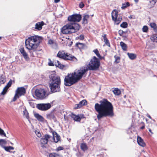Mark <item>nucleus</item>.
<instances>
[{
	"label": "nucleus",
	"mask_w": 157,
	"mask_h": 157,
	"mask_svg": "<svg viewBox=\"0 0 157 157\" xmlns=\"http://www.w3.org/2000/svg\"><path fill=\"white\" fill-rule=\"evenodd\" d=\"M100 65L99 60L95 56H94L86 67H82L66 76L64 79L65 85L71 86L74 84L81 79L83 75L88 70H97L99 68Z\"/></svg>",
	"instance_id": "f257e3e1"
},
{
	"label": "nucleus",
	"mask_w": 157,
	"mask_h": 157,
	"mask_svg": "<svg viewBox=\"0 0 157 157\" xmlns=\"http://www.w3.org/2000/svg\"><path fill=\"white\" fill-rule=\"evenodd\" d=\"M100 103V104L96 103L94 106L95 110L98 113L97 116L98 120L103 117H112L114 116L113 107L110 102L106 99H104L101 101Z\"/></svg>",
	"instance_id": "f03ea898"
},
{
	"label": "nucleus",
	"mask_w": 157,
	"mask_h": 157,
	"mask_svg": "<svg viewBox=\"0 0 157 157\" xmlns=\"http://www.w3.org/2000/svg\"><path fill=\"white\" fill-rule=\"evenodd\" d=\"M42 40L41 37L35 35L29 37L25 41L26 48L29 50L36 51Z\"/></svg>",
	"instance_id": "7ed1b4c3"
},
{
	"label": "nucleus",
	"mask_w": 157,
	"mask_h": 157,
	"mask_svg": "<svg viewBox=\"0 0 157 157\" xmlns=\"http://www.w3.org/2000/svg\"><path fill=\"white\" fill-rule=\"evenodd\" d=\"M60 79L59 76L55 74L50 76L49 86L52 93L59 92L60 90Z\"/></svg>",
	"instance_id": "20e7f679"
},
{
	"label": "nucleus",
	"mask_w": 157,
	"mask_h": 157,
	"mask_svg": "<svg viewBox=\"0 0 157 157\" xmlns=\"http://www.w3.org/2000/svg\"><path fill=\"white\" fill-rule=\"evenodd\" d=\"M80 28L78 24L70 22L64 25L61 29L62 33L63 34H70L77 32Z\"/></svg>",
	"instance_id": "39448f33"
},
{
	"label": "nucleus",
	"mask_w": 157,
	"mask_h": 157,
	"mask_svg": "<svg viewBox=\"0 0 157 157\" xmlns=\"http://www.w3.org/2000/svg\"><path fill=\"white\" fill-rule=\"evenodd\" d=\"M57 56L65 60H71L75 58L74 56L71 55L70 54H68L67 53H65L64 51H59L57 54Z\"/></svg>",
	"instance_id": "423d86ee"
},
{
	"label": "nucleus",
	"mask_w": 157,
	"mask_h": 157,
	"mask_svg": "<svg viewBox=\"0 0 157 157\" xmlns=\"http://www.w3.org/2000/svg\"><path fill=\"white\" fill-rule=\"evenodd\" d=\"M25 93V90L23 87H20L17 88L15 92V94L13 99V101H15L16 100Z\"/></svg>",
	"instance_id": "0eeeda50"
},
{
	"label": "nucleus",
	"mask_w": 157,
	"mask_h": 157,
	"mask_svg": "<svg viewBox=\"0 0 157 157\" xmlns=\"http://www.w3.org/2000/svg\"><path fill=\"white\" fill-rule=\"evenodd\" d=\"M112 19L115 22L116 24H118L122 19V17L120 15H118V12L115 10H114L112 13Z\"/></svg>",
	"instance_id": "6e6552de"
},
{
	"label": "nucleus",
	"mask_w": 157,
	"mask_h": 157,
	"mask_svg": "<svg viewBox=\"0 0 157 157\" xmlns=\"http://www.w3.org/2000/svg\"><path fill=\"white\" fill-rule=\"evenodd\" d=\"M81 19V15L79 14H75L69 16L68 20L70 22H79Z\"/></svg>",
	"instance_id": "1a4fd4ad"
},
{
	"label": "nucleus",
	"mask_w": 157,
	"mask_h": 157,
	"mask_svg": "<svg viewBox=\"0 0 157 157\" xmlns=\"http://www.w3.org/2000/svg\"><path fill=\"white\" fill-rule=\"evenodd\" d=\"M51 105L49 103L38 104L36 105L37 108L42 111H46L51 107Z\"/></svg>",
	"instance_id": "9d476101"
},
{
	"label": "nucleus",
	"mask_w": 157,
	"mask_h": 157,
	"mask_svg": "<svg viewBox=\"0 0 157 157\" xmlns=\"http://www.w3.org/2000/svg\"><path fill=\"white\" fill-rule=\"evenodd\" d=\"M46 92L44 89H36L35 91L36 96L40 98H44L45 97Z\"/></svg>",
	"instance_id": "9b49d317"
},
{
	"label": "nucleus",
	"mask_w": 157,
	"mask_h": 157,
	"mask_svg": "<svg viewBox=\"0 0 157 157\" xmlns=\"http://www.w3.org/2000/svg\"><path fill=\"white\" fill-rule=\"evenodd\" d=\"M51 139H52V138L51 136L48 135H45L40 140V143L42 144L41 146L43 147H44V145L47 144L48 140L51 141Z\"/></svg>",
	"instance_id": "f8f14e48"
},
{
	"label": "nucleus",
	"mask_w": 157,
	"mask_h": 157,
	"mask_svg": "<svg viewBox=\"0 0 157 157\" xmlns=\"http://www.w3.org/2000/svg\"><path fill=\"white\" fill-rule=\"evenodd\" d=\"M48 60L49 62L48 63V65L49 66H53L55 65L56 67L61 69L63 68L64 67V65L62 64L58 60L52 62L49 59H48Z\"/></svg>",
	"instance_id": "ddd939ff"
},
{
	"label": "nucleus",
	"mask_w": 157,
	"mask_h": 157,
	"mask_svg": "<svg viewBox=\"0 0 157 157\" xmlns=\"http://www.w3.org/2000/svg\"><path fill=\"white\" fill-rule=\"evenodd\" d=\"M52 134L53 136L52 137V139H51V141L53 140L55 142L57 143L60 140V136L56 132H53Z\"/></svg>",
	"instance_id": "4468645a"
},
{
	"label": "nucleus",
	"mask_w": 157,
	"mask_h": 157,
	"mask_svg": "<svg viewBox=\"0 0 157 157\" xmlns=\"http://www.w3.org/2000/svg\"><path fill=\"white\" fill-rule=\"evenodd\" d=\"M87 102L86 100H83L80 101L78 104L75 105V109L80 108L82 106L87 105Z\"/></svg>",
	"instance_id": "2eb2a0df"
},
{
	"label": "nucleus",
	"mask_w": 157,
	"mask_h": 157,
	"mask_svg": "<svg viewBox=\"0 0 157 157\" xmlns=\"http://www.w3.org/2000/svg\"><path fill=\"white\" fill-rule=\"evenodd\" d=\"M72 117L74 120L76 121L79 122L80 121L81 119L84 118V116L83 115L80 114L79 115H75L73 114L72 115Z\"/></svg>",
	"instance_id": "dca6fc26"
},
{
	"label": "nucleus",
	"mask_w": 157,
	"mask_h": 157,
	"mask_svg": "<svg viewBox=\"0 0 157 157\" xmlns=\"http://www.w3.org/2000/svg\"><path fill=\"white\" fill-rule=\"evenodd\" d=\"M11 84L12 81H10L8 83L7 85L4 88L2 91L1 93V94L3 95L5 94L7 92L8 89L11 86Z\"/></svg>",
	"instance_id": "f3484780"
},
{
	"label": "nucleus",
	"mask_w": 157,
	"mask_h": 157,
	"mask_svg": "<svg viewBox=\"0 0 157 157\" xmlns=\"http://www.w3.org/2000/svg\"><path fill=\"white\" fill-rule=\"evenodd\" d=\"M48 44H49L53 48L56 49L58 48V45L56 42L53 40H49Z\"/></svg>",
	"instance_id": "a211bd4d"
},
{
	"label": "nucleus",
	"mask_w": 157,
	"mask_h": 157,
	"mask_svg": "<svg viewBox=\"0 0 157 157\" xmlns=\"http://www.w3.org/2000/svg\"><path fill=\"white\" fill-rule=\"evenodd\" d=\"M34 115L35 117L38 121H39L41 122H43L44 121V119L43 117L40 115L39 114L34 113Z\"/></svg>",
	"instance_id": "6ab92c4d"
},
{
	"label": "nucleus",
	"mask_w": 157,
	"mask_h": 157,
	"mask_svg": "<svg viewBox=\"0 0 157 157\" xmlns=\"http://www.w3.org/2000/svg\"><path fill=\"white\" fill-rule=\"evenodd\" d=\"M44 25V23L43 21L38 22L36 24L35 29L38 30H41L42 29V26Z\"/></svg>",
	"instance_id": "aec40b11"
},
{
	"label": "nucleus",
	"mask_w": 157,
	"mask_h": 157,
	"mask_svg": "<svg viewBox=\"0 0 157 157\" xmlns=\"http://www.w3.org/2000/svg\"><path fill=\"white\" fill-rule=\"evenodd\" d=\"M137 142L139 145L141 146L144 147L146 145V144L143 140L139 136H137Z\"/></svg>",
	"instance_id": "412c9836"
},
{
	"label": "nucleus",
	"mask_w": 157,
	"mask_h": 157,
	"mask_svg": "<svg viewBox=\"0 0 157 157\" xmlns=\"http://www.w3.org/2000/svg\"><path fill=\"white\" fill-rule=\"evenodd\" d=\"M4 72H0V82L1 83L4 84L6 81V77L4 75Z\"/></svg>",
	"instance_id": "4be33fe9"
},
{
	"label": "nucleus",
	"mask_w": 157,
	"mask_h": 157,
	"mask_svg": "<svg viewBox=\"0 0 157 157\" xmlns=\"http://www.w3.org/2000/svg\"><path fill=\"white\" fill-rule=\"evenodd\" d=\"M19 50L23 56L24 58L25 59H27L28 58V54L24 50L23 48H21Z\"/></svg>",
	"instance_id": "5701e85b"
},
{
	"label": "nucleus",
	"mask_w": 157,
	"mask_h": 157,
	"mask_svg": "<svg viewBox=\"0 0 157 157\" xmlns=\"http://www.w3.org/2000/svg\"><path fill=\"white\" fill-rule=\"evenodd\" d=\"M80 148L82 150L84 151L87 150L88 148L87 144L84 143L81 144Z\"/></svg>",
	"instance_id": "b1692460"
},
{
	"label": "nucleus",
	"mask_w": 157,
	"mask_h": 157,
	"mask_svg": "<svg viewBox=\"0 0 157 157\" xmlns=\"http://www.w3.org/2000/svg\"><path fill=\"white\" fill-rule=\"evenodd\" d=\"M127 55L129 58L132 60L136 58V55L135 54L128 53Z\"/></svg>",
	"instance_id": "393cba45"
},
{
	"label": "nucleus",
	"mask_w": 157,
	"mask_h": 157,
	"mask_svg": "<svg viewBox=\"0 0 157 157\" xmlns=\"http://www.w3.org/2000/svg\"><path fill=\"white\" fill-rule=\"evenodd\" d=\"M150 39L153 42H157V34L152 35L150 37Z\"/></svg>",
	"instance_id": "a878e982"
},
{
	"label": "nucleus",
	"mask_w": 157,
	"mask_h": 157,
	"mask_svg": "<svg viewBox=\"0 0 157 157\" xmlns=\"http://www.w3.org/2000/svg\"><path fill=\"white\" fill-rule=\"evenodd\" d=\"M89 16L88 14L85 15L83 18V23L86 24L87 23L88 19L89 18Z\"/></svg>",
	"instance_id": "bb28decb"
},
{
	"label": "nucleus",
	"mask_w": 157,
	"mask_h": 157,
	"mask_svg": "<svg viewBox=\"0 0 157 157\" xmlns=\"http://www.w3.org/2000/svg\"><path fill=\"white\" fill-rule=\"evenodd\" d=\"M7 143V142L5 140L0 139V145L3 148H4V146Z\"/></svg>",
	"instance_id": "cd10ccee"
},
{
	"label": "nucleus",
	"mask_w": 157,
	"mask_h": 157,
	"mask_svg": "<svg viewBox=\"0 0 157 157\" xmlns=\"http://www.w3.org/2000/svg\"><path fill=\"white\" fill-rule=\"evenodd\" d=\"M113 93L116 95H119L121 94L120 90L118 88H115L113 90Z\"/></svg>",
	"instance_id": "c85d7f7f"
},
{
	"label": "nucleus",
	"mask_w": 157,
	"mask_h": 157,
	"mask_svg": "<svg viewBox=\"0 0 157 157\" xmlns=\"http://www.w3.org/2000/svg\"><path fill=\"white\" fill-rule=\"evenodd\" d=\"M23 113L24 117L28 119L29 117V113L25 108L24 109V110L23 111Z\"/></svg>",
	"instance_id": "c756f323"
},
{
	"label": "nucleus",
	"mask_w": 157,
	"mask_h": 157,
	"mask_svg": "<svg viewBox=\"0 0 157 157\" xmlns=\"http://www.w3.org/2000/svg\"><path fill=\"white\" fill-rule=\"evenodd\" d=\"M120 44L122 49L124 51L126 50L127 48V45L124 43L122 41L120 42Z\"/></svg>",
	"instance_id": "7c9ffc66"
},
{
	"label": "nucleus",
	"mask_w": 157,
	"mask_h": 157,
	"mask_svg": "<svg viewBox=\"0 0 157 157\" xmlns=\"http://www.w3.org/2000/svg\"><path fill=\"white\" fill-rule=\"evenodd\" d=\"M48 157H61V156L58 154L52 153L49 154Z\"/></svg>",
	"instance_id": "2f4dec72"
},
{
	"label": "nucleus",
	"mask_w": 157,
	"mask_h": 157,
	"mask_svg": "<svg viewBox=\"0 0 157 157\" xmlns=\"http://www.w3.org/2000/svg\"><path fill=\"white\" fill-rule=\"evenodd\" d=\"M150 26L151 28L153 29L155 31L157 30V27L156 24L154 23H151L150 24Z\"/></svg>",
	"instance_id": "473e14b6"
},
{
	"label": "nucleus",
	"mask_w": 157,
	"mask_h": 157,
	"mask_svg": "<svg viewBox=\"0 0 157 157\" xmlns=\"http://www.w3.org/2000/svg\"><path fill=\"white\" fill-rule=\"evenodd\" d=\"M93 52L95 54L97 55V56L100 59H101V57L99 53V52L97 49H95L93 51Z\"/></svg>",
	"instance_id": "72a5a7b5"
},
{
	"label": "nucleus",
	"mask_w": 157,
	"mask_h": 157,
	"mask_svg": "<svg viewBox=\"0 0 157 157\" xmlns=\"http://www.w3.org/2000/svg\"><path fill=\"white\" fill-rule=\"evenodd\" d=\"M4 148L5 149V150L7 151H9L10 150H13L14 149L13 147H11V146H8V147H4Z\"/></svg>",
	"instance_id": "f704fd0d"
},
{
	"label": "nucleus",
	"mask_w": 157,
	"mask_h": 157,
	"mask_svg": "<svg viewBox=\"0 0 157 157\" xmlns=\"http://www.w3.org/2000/svg\"><path fill=\"white\" fill-rule=\"evenodd\" d=\"M129 3L128 2H127L126 3H124L122 4L121 8L123 9L126 8L127 7L129 6Z\"/></svg>",
	"instance_id": "c9c22d12"
},
{
	"label": "nucleus",
	"mask_w": 157,
	"mask_h": 157,
	"mask_svg": "<svg viewBox=\"0 0 157 157\" xmlns=\"http://www.w3.org/2000/svg\"><path fill=\"white\" fill-rule=\"evenodd\" d=\"M156 0H149V3L150 4L151 6L152 7L155 3Z\"/></svg>",
	"instance_id": "e433bc0d"
},
{
	"label": "nucleus",
	"mask_w": 157,
	"mask_h": 157,
	"mask_svg": "<svg viewBox=\"0 0 157 157\" xmlns=\"http://www.w3.org/2000/svg\"><path fill=\"white\" fill-rule=\"evenodd\" d=\"M128 24L126 22H123L121 25V26L123 28H125L127 27Z\"/></svg>",
	"instance_id": "4c0bfd02"
},
{
	"label": "nucleus",
	"mask_w": 157,
	"mask_h": 157,
	"mask_svg": "<svg viewBox=\"0 0 157 157\" xmlns=\"http://www.w3.org/2000/svg\"><path fill=\"white\" fill-rule=\"evenodd\" d=\"M115 60L114 62L116 63H118L120 62V58L118 56H114Z\"/></svg>",
	"instance_id": "58836bf2"
},
{
	"label": "nucleus",
	"mask_w": 157,
	"mask_h": 157,
	"mask_svg": "<svg viewBox=\"0 0 157 157\" xmlns=\"http://www.w3.org/2000/svg\"><path fill=\"white\" fill-rule=\"evenodd\" d=\"M35 133L36 135H37V136L38 137H40L41 136V134L39 131L36 130L35 131Z\"/></svg>",
	"instance_id": "ea45409f"
},
{
	"label": "nucleus",
	"mask_w": 157,
	"mask_h": 157,
	"mask_svg": "<svg viewBox=\"0 0 157 157\" xmlns=\"http://www.w3.org/2000/svg\"><path fill=\"white\" fill-rule=\"evenodd\" d=\"M0 135L2 136L4 135L5 136H6V134L4 132V131L0 128Z\"/></svg>",
	"instance_id": "a19ab883"
},
{
	"label": "nucleus",
	"mask_w": 157,
	"mask_h": 157,
	"mask_svg": "<svg viewBox=\"0 0 157 157\" xmlns=\"http://www.w3.org/2000/svg\"><path fill=\"white\" fill-rule=\"evenodd\" d=\"M148 30V28L147 26H143L142 28V30L143 32H146Z\"/></svg>",
	"instance_id": "79ce46f5"
},
{
	"label": "nucleus",
	"mask_w": 157,
	"mask_h": 157,
	"mask_svg": "<svg viewBox=\"0 0 157 157\" xmlns=\"http://www.w3.org/2000/svg\"><path fill=\"white\" fill-rule=\"evenodd\" d=\"M105 43L108 46H110V44L107 38H105L104 40Z\"/></svg>",
	"instance_id": "37998d69"
},
{
	"label": "nucleus",
	"mask_w": 157,
	"mask_h": 157,
	"mask_svg": "<svg viewBox=\"0 0 157 157\" xmlns=\"http://www.w3.org/2000/svg\"><path fill=\"white\" fill-rule=\"evenodd\" d=\"M63 147H58L56 150V151H59L60 150H63Z\"/></svg>",
	"instance_id": "c03bdc74"
},
{
	"label": "nucleus",
	"mask_w": 157,
	"mask_h": 157,
	"mask_svg": "<svg viewBox=\"0 0 157 157\" xmlns=\"http://www.w3.org/2000/svg\"><path fill=\"white\" fill-rule=\"evenodd\" d=\"M84 6V4L82 2H81L79 4V7L80 8H82Z\"/></svg>",
	"instance_id": "a18cd8bd"
},
{
	"label": "nucleus",
	"mask_w": 157,
	"mask_h": 157,
	"mask_svg": "<svg viewBox=\"0 0 157 157\" xmlns=\"http://www.w3.org/2000/svg\"><path fill=\"white\" fill-rule=\"evenodd\" d=\"M49 118H51V119H54V118H55V117H54L53 114L52 113L50 114L49 115Z\"/></svg>",
	"instance_id": "49530a36"
},
{
	"label": "nucleus",
	"mask_w": 157,
	"mask_h": 157,
	"mask_svg": "<svg viewBox=\"0 0 157 157\" xmlns=\"http://www.w3.org/2000/svg\"><path fill=\"white\" fill-rule=\"evenodd\" d=\"M84 38V36L83 35H80L78 37V39L80 40H83Z\"/></svg>",
	"instance_id": "de8ad7c7"
},
{
	"label": "nucleus",
	"mask_w": 157,
	"mask_h": 157,
	"mask_svg": "<svg viewBox=\"0 0 157 157\" xmlns=\"http://www.w3.org/2000/svg\"><path fill=\"white\" fill-rule=\"evenodd\" d=\"M141 124H142L143 125L140 128V129H144V128H145V124H144V123L143 122H141Z\"/></svg>",
	"instance_id": "09e8293b"
},
{
	"label": "nucleus",
	"mask_w": 157,
	"mask_h": 157,
	"mask_svg": "<svg viewBox=\"0 0 157 157\" xmlns=\"http://www.w3.org/2000/svg\"><path fill=\"white\" fill-rule=\"evenodd\" d=\"M123 33V31L122 30H120L119 31V33L120 35H121Z\"/></svg>",
	"instance_id": "8fccbe9b"
},
{
	"label": "nucleus",
	"mask_w": 157,
	"mask_h": 157,
	"mask_svg": "<svg viewBox=\"0 0 157 157\" xmlns=\"http://www.w3.org/2000/svg\"><path fill=\"white\" fill-rule=\"evenodd\" d=\"M102 37H103L104 40H105V38H107L106 37V35L105 34H103L102 35Z\"/></svg>",
	"instance_id": "3c124183"
},
{
	"label": "nucleus",
	"mask_w": 157,
	"mask_h": 157,
	"mask_svg": "<svg viewBox=\"0 0 157 157\" xmlns=\"http://www.w3.org/2000/svg\"><path fill=\"white\" fill-rule=\"evenodd\" d=\"M55 0V2L56 3H58L60 1V0Z\"/></svg>",
	"instance_id": "603ef678"
},
{
	"label": "nucleus",
	"mask_w": 157,
	"mask_h": 157,
	"mask_svg": "<svg viewBox=\"0 0 157 157\" xmlns=\"http://www.w3.org/2000/svg\"><path fill=\"white\" fill-rule=\"evenodd\" d=\"M149 131L152 134H153V133L151 132V130L150 128L149 129Z\"/></svg>",
	"instance_id": "864d4df0"
},
{
	"label": "nucleus",
	"mask_w": 157,
	"mask_h": 157,
	"mask_svg": "<svg viewBox=\"0 0 157 157\" xmlns=\"http://www.w3.org/2000/svg\"><path fill=\"white\" fill-rule=\"evenodd\" d=\"M82 44L80 43H76V44L77 45H78L79 44Z\"/></svg>",
	"instance_id": "5fc2aeb1"
},
{
	"label": "nucleus",
	"mask_w": 157,
	"mask_h": 157,
	"mask_svg": "<svg viewBox=\"0 0 157 157\" xmlns=\"http://www.w3.org/2000/svg\"><path fill=\"white\" fill-rule=\"evenodd\" d=\"M147 116L149 117V118L150 119H151V117L148 114H147Z\"/></svg>",
	"instance_id": "6e6d98bb"
},
{
	"label": "nucleus",
	"mask_w": 157,
	"mask_h": 157,
	"mask_svg": "<svg viewBox=\"0 0 157 157\" xmlns=\"http://www.w3.org/2000/svg\"><path fill=\"white\" fill-rule=\"evenodd\" d=\"M136 2H137L138 1V0H134Z\"/></svg>",
	"instance_id": "4d7b16f0"
},
{
	"label": "nucleus",
	"mask_w": 157,
	"mask_h": 157,
	"mask_svg": "<svg viewBox=\"0 0 157 157\" xmlns=\"http://www.w3.org/2000/svg\"><path fill=\"white\" fill-rule=\"evenodd\" d=\"M64 118L65 120H67V118L65 117V115H64Z\"/></svg>",
	"instance_id": "13d9d810"
},
{
	"label": "nucleus",
	"mask_w": 157,
	"mask_h": 157,
	"mask_svg": "<svg viewBox=\"0 0 157 157\" xmlns=\"http://www.w3.org/2000/svg\"><path fill=\"white\" fill-rule=\"evenodd\" d=\"M145 120H146V121H147V119H145Z\"/></svg>",
	"instance_id": "bf43d9fd"
},
{
	"label": "nucleus",
	"mask_w": 157,
	"mask_h": 157,
	"mask_svg": "<svg viewBox=\"0 0 157 157\" xmlns=\"http://www.w3.org/2000/svg\"><path fill=\"white\" fill-rule=\"evenodd\" d=\"M1 39V37H0V40Z\"/></svg>",
	"instance_id": "052dcab7"
},
{
	"label": "nucleus",
	"mask_w": 157,
	"mask_h": 157,
	"mask_svg": "<svg viewBox=\"0 0 157 157\" xmlns=\"http://www.w3.org/2000/svg\"><path fill=\"white\" fill-rule=\"evenodd\" d=\"M129 18H132V17H129Z\"/></svg>",
	"instance_id": "680f3d73"
}]
</instances>
